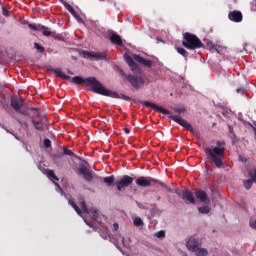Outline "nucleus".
<instances>
[{"instance_id":"obj_1","label":"nucleus","mask_w":256,"mask_h":256,"mask_svg":"<svg viewBox=\"0 0 256 256\" xmlns=\"http://www.w3.org/2000/svg\"><path fill=\"white\" fill-rule=\"evenodd\" d=\"M133 74H126L125 71L123 70H119V73L122 75V77H125V79H127V81L130 83V85L134 88V89H143L145 87V85H149L150 81L147 78V75H145L143 73V71H141L140 68H138V70H134L132 71Z\"/></svg>"},{"instance_id":"obj_2","label":"nucleus","mask_w":256,"mask_h":256,"mask_svg":"<svg viewBox=\"0 0 256 256\" xmlns=\"http://www.w3.org/2000/svg\"><path fill=\"white\" fill-rule=\"evenodd\" d=\"M205 153L208 154L209 159L218 169H222L223 157H225V142L217 141L214 148L205 147Z\"/></svg>"},{"instance_id":"obj_3","label":"nucleus","mask_w":256,"mask_h":256,"mask_svg":"<svg viewBox=\"0 0 256 256\" xmlns=\"http://www.w3.org/2000/svg\"><path fill=\"white\" fill-rule=\"evenodd\" d=\"M68 203H69V205H71V207L74 208L76 213L80 217H82V219H84V223H86V225H88L89 227H91V224H89V222H87V218H86L87 215H91L93 221H97V219H99V212H98V210L96 208L88 209L87 208V204L85 203V200H81L80 201V208L71 199L68 200Z\"/></svg>"},{"instance_id":"obj_4","label":"nucleus","mask_w":256,"mask_h":256,"mask_svg":"<svg viewBox=\"0 0 256 256\" xmlns=\"http://www.w3.org/2000/svg\"><path fill=\"white\" fill-rule=\"evenodd\" d=\"M71 81L74 85H92L93 93H97L98 95L103 86V84L95 77L83 78L81 76H74Z\"/></svg>"},{"instance_id":"obj_5","label":"nucleus","mask_w":256,"mask_h":256,"mask_svg":"<svg viewBox=\"0 0 256 256\" xmlns=\"http://www.w3.org/2000/svg\"><path fill=\"white\" fill-rule=\"evenodd\" d=\"M182 45L183 47H186V49L194 51L195 49H201V47H203V42H201V39H199L195 34L186 32L184 34Z\"/></svg>"},{"instance_id":"obj_6","label":"nucleus","mask_w":256,"mask_h":256,"mask_svg":"<svg viewBox=\"0 0 256 256\" xmlns=\"http://www.w3.org/2000/svg\"><path fill=\"white\" fill-rule=\"evenodd\" d=\"M98 95H104V97H112V99H123L124 101H131V97L125 94H119L115 91L104 88L103 85L101 86Z\"/></svg>"},{"instance_id":"obj_7","label":"nucleus","mask_w":256,"mask_h":256,"mask_svg":"<svg viewBox=\"0 0 256 256\" xmlns=\"http://www.w3.org/2000/svg\"><path fill=\"white\" fill-rule=\"evenodd\" d=\"M80 55L84 59H96L97 61H103V59L107 61L109 59L107 58L106 53H101V52H89V51L82 50L80 51Z\"/></svg>"},{"instance_id":"obj_8","label":"nucleus","mask_w":256,"mask_h":256,"mask_svg":"<svg viewBox=\"0 0 256 256\" xmlns=\"http://www.w3.org/2000/svg\"><path fill=\"white\" fill-rule=\"evenodd\" d=\"M157 183L163 185L159 180L152 177L141 176L136 179V185H138V187H151V185H157Z\"/></svg>"},{"instance_id":"obj_9","label":"nucleus","mask_w":256,"mask_h":256,"mask_svg":"<svg viewBox=\"0 0 256 256\" xmlns=\"http://www.w3.org/2000/svg\"><path fill=\"white\" fill-rule=\"evenodd\" d=\"M172 121L175 123H178V125H181V127H184V129H187L190 131V133H195V129H193V126L189 124L185 119L181 118L179 115H172L169 117Z\"/></svg>"},{"instance_id":"obj_10","label":"nucleus","mask_w":256,"mask_h":256,"mask_svg":"<svg viewBox=\"0 0 256 256\" xmlns=\"http://www.w3.org/2000/svg\"><path fill=\"white\" fill-rule=\"evenodd\" d=\"M44 175H46L48 179H50V181L54 183V185L56 186L57 193H61V195H63V189L61 188V186H59L57 182H55L59 181V178L57 177V175H55V171L46 169L44 170Z\"/></svg>"},{"instance_id":"obj_11","label":"nucleus","mask_w":256,"mask_h":256,"mask_svg":"<svg viewBox=\"0 0 256 256\" xmlns=\"http://www.w3.org/2000/svg\"><path fill=\"white\" fill-rule=\"evenodd\" d=\"M133 181H134L133 177H131L129 175L123 176L118 182H116L118 191H122L123 188L129 187V185H131V183H133Z\"/></svg>"},{"instance_id":"obj_12","label":"nucleus","mask_w":256,"mask_h":256,"mask_svg":"<svg viewBox=\"0 0 256 256\" xmlns=\"http://www.w3.org/2000/svg\"><path fill=\"white\" fill-rule=\"evenodd\" d=\"M186 247L188 251L195 253L199 247H201V242L198 238L190 237L186 242Z\"/></svg>"},{"instance_id":"obj_13","label":"nucleus","mask_w":256,"mask_h":256,"mask_svg":"<svg viewBox=\"0 0 256 256\" xmlns=\"http://www.w3.org/2000/svg\"><path fill=\"white\" fill-rule=\"evenodd\" d=\"M143 103H144L145 107H150L154 111H158V113H162V115H169V113H170L169 110H167L153 102L144 101Z\"/></svg>"},{"instance_id":"obj_14","label":"nucleus","mask_w":256,"mask_h":256,"mask_svg":"<svg viewBox=\"0 0 256 256\" xmlns=\"http://www.w3.org/2000/svg\"><path fill=\"white\" fill-rule=\"evenodd\" d=\"M78 171H79L80 175H82L83 179H85V181H93V174L87 168V166H85L83 164L80 165Z\"/></svg>"},{"instance_id":"obj_15","label":"nucleus","mask_w":256,"mask_h":256,"mask_svg":"<svg viewBox=\"0 0 256 256\" xmlns=\"http://www.w3.org/2000/svg\"><path fill=\"white\" fill-rule=\"evenodd\" d=\"M230 21L241 23L243 21V14L240 11L234 10L228 14Z\"/></svg>"},{"instance_id":"obj_16","label":"nucleus","mask_w":256,"mask_h":256,"mask_svg":"<svg viewBox=\"0 0 256 256\" xmlns=\"http://www.w3.org/2000/svg\"><path fill=\"white\" fill-rule=\"evenodd\" d=\"M10 105L13 110H15L17 113H19V111H21V107H23V105H25V102L19 98H12Z\"/></svg>"},{"instance_id":"obj_17","label":"nucleus","mask_w":256,"mask_h":256,"mask_svg":"<svg viewBox=\"0 0 256 256\" xmlns=\"http://www.w3.org/2000/svg\"><path fill=\"white\" fill-rule=\"evenodd\" d=\"M182 199L185 201V203H191L192 205H195V196L191 191H182Z\"/></svg>"},{"instance_id":"obj_18","label":"nucleus","mask_w":256,"mask_h":256,"mask_svg":"<svg viewBox=\"0 0 256 256\" xmlns=\"http://www.w3.org/2000/svg\"><path fill=\"white\" fill-rule=\"evenodd\" d=\"M133 59H135V61H137L141 65H144V67H152L153 66V61L147 60V59L141 57V55H139V54H134Z\"/></svg>"},{"instance_id":"obj_19","label":"nucleus","mask_w":256,"mask_h":256,"mask_svg":"<svg viewBox=\"0 0 256 256\" xmlns=\"http://www.w3.org/2000/svg\"><path fill=\"white\" fill-rule=\"evenodd\" d=\"M126 63L129 65L131 71H139V65L133 61V58L129 54L124 55Z\"/></svg>"},{"instance_id":"obj_20","label":"nucleus","mask_w":256,"mask_h":256,"mask_svg":"<svg viewBox=\"0 0 256 256\" xmlns=\"http://www.w3.org/2000/svg\"><path fill=\"white\" fill-rule=\"evenodd\" d=\"M196 199H199V201L201 203H205V202H208L209 203V198L207 197V193L203 190H197L195 193H194Z\"/></svg>"},{"instance_id":"obj_21","label":"nucleus","mask_w":256,"mask_h":256,"mask_svg":"<svg viewBox=\"0 0 256 256\" xmlns=\"http://www.w3.org/2000/svg\"><path fill=\"white\" fill-rule=\"evenodd\" d=\"M40 31H42V34L45 35V37H54L55 39H57V35L53 32H51V30L49 29V27L47 26H40Z\"/></svg>"},{"instance_id":"obj_22","label":"nucleus","mask_w":256,"mask_h":256,"mask_svg":"<svg viewBox=\"0 0 256 256\" xmlns=\"http://www.w3.org/2000/svg\"><path fill=\"white\" fill-rule=\"evenodd\" d=\"M110 41H111V43H113L114 45H118L119 47H121V45H123V40H121V36H119L117 34H112L110 36Z\"/></svg>"},{"instance_id":"obj_23","label":"nucleus","mask_w":256,"mask_h":256,"mask_svg":"<svg viewBox=\"0 0 256 256\" xmlns=\"http://www.w3.org/2000/svg\"><path fill=\"white\" fill-rule=\"evenodd\" d=\"M54 75H56L57 77H60L61 79H69V76L65 73H63V71L61 70V68H55V69H52Z\"/></svg>"},{"instance_id":"obj_24","label":"nucleus","mask_w":256,"mask_h":256,"mask_svg":"<svg viewBox=\"0 0 256 256\" xmlns=\"http://www.w3.org/2000/svg\"><path fill=\"white\" fill-rule=\"evenodd\" d=\"M194 253L196 256H208L209 255V251L206 248H202L201 246H199Z\"/></svg>"},{"instance_id":"obj_25","label":"nucleus","mask_w":256,"mask_h":256,"mask_svg":"<svg viewBox=\"0 0 256 256\" xmlns=\"http://www.w3.org/2000/svg\"><path fill=\"white\" fill-rule=\"evenodd\" d=\"M103 182L106 183L108 187H111L115 183V176L111 175L103 178Z\"/></svg>"},{"instance_id":"obj_26","label":"nucleus","mask_w":256,"mask_h":256,"mask_svg":"<svg viewBox=\"0 0 256 256\" xmlns=\"http://www.w3.org/2000/svg\"><path fill=\"white\" fill-rule=\"evenodd\" d=\"M133 225L134 227H143L145 223L143 222V219H141V217L136 216L135 218H133Z\"/></svg>"},{"instance_id":"obj_27","label":"nucleus","mask_w":256,"mask_h":256,"mask_svg":"<svg viewBox=\"0 0 256 256\" xmlns=\"http://www.w3.org/2000/svg\"><path fill=\"white\" fill-rule=\"evenodd\" d=\"M198 212L201 213L202 215H207V213L211 212V208L209 206H201L198 207Z\"/></svg>"},{"instance_id":"obj_28","label":"nucleus","mask_w":256,"mask_h":256,"mask_svg":"<svg viewBox=\"0 0 256 256\" xmlns=\"http://www.w3.org/2000/svg\"><path fill=\"white\" fill-rule=\"evenodd\" d=\"M61 3L65 7V9H67V11H69V13H71V15L75 14V9H73V6H71V4H69L65 1H61Z\"/></svg>"},{"instance_id":"obj_29","label":"nucleus","mask_w":256,"mask_h":256,"mask_svg":"<svg viewBox=\"0 0 256 256\" xmlns=\"http://www.w3.org/2000/svg\"><path fill=\"white\" fill-rule=\"evenodd\" d=\"M176 51H177V53H179V55H182V57H185L186 59H187V57H189V52H187V50H185V48L176 47Z\"/></svg>"},{"instance_id":"obj_30","label":"nucleus","mask_w":256,"mask_h":256,"mask_svg":"<svg viewBox=\"0 0 256 256\" xmlns=\"http://www.w3.org/2000/svg\"><path fill=\"white\" fill-rule=\"evenodd\" d=\"M248 174H249V177L251 178V180L256 183V169L255 168H250L248 170Z\"/></svg>"},{"instance_id":"obj_31","label":"nucleus","mask_w":256,"mask_h":256,"mask_svg":"<svg viewBox=\"0 0 256 256\" xmlns=\"http://www.w3.org/2000/svg\"><path fill=\"white\" fill-rule=\"evenodd\" d=\"M253 180L249 179V180H244V187L245 189H251V187H253Z\"/></svg>"},{"instance_id":"obj_32","label":"nucleus","mask_w":256,"mask_h":256,"mask_svg":"<svg viewBox=\"0 0 256 256\" xmlns=\"http://www.w3.org/2000/svg\"><path fill=\"white\" fill-rule=\"evenodd\" d=\"M34 49H37L39 53H44L45 52V47L41 46L39 43L35 42L34 43Z\"/></svg>"},{"instance_id":"obj_33","label":"nucleus","mask_w":256,"mask_h":256,"mask_svg":"<svg viewBox=\"0 0 256 256\" xmlns=\"http://www.w3.org/2000/svg\"><path fill=\"white\" fill-rule=\"evenodd\" d=\"M63 155H68V157H75V153L67 148H63Z\"/></svg>"},{"instance_id":"obj_34","label":"nucleus","mask_w":256,"mask_h":256,"mask_svg":"<svg viewBox=\"0 0 256 256\" xmlns=\"http://www.w3.org/2000/svg\"><path fill=\"white\" fill-rule=\"evenodd\" d=\"M29 29H32L33 31H41V24L35 25V24H29Z\"/></svg>"},{"instance_id":"obj_35","label":"nucleus","mask_w":256,"mask_h":256,"mask_svg":"<svg viewBox=\"0 0 256 256\" xmlns=\"http://www.w3.org/2000/svg\"><path fill=\"white\" fill-rule=\"evenodd\" d=\"M18 123L20 124V126H21L22 128L25 129V131H28V130H29V124L27 123V121L18 120Z\"/></svg>"},{"instance_id":"obj_36","label":"nucleus","mask_w":256,"mask_h":256,"mask_svg":"<svg viewBox=\"0 0 256 256\" xmlns=\"http://www.w3.org/2000/svg\"><path fill=\"white\" fill-rule=\"evenodd\" d=\"M175 113H178V115H181V113H185L186 109L184 106L176 107L174 108Z\"/></svg>"},{"instance_id":"obj_37","label":"nucleus","mask_w":256,"mask_h":256,"mask_svg":"<svg viewBox=\"0 0 256 256\" xmlns=\"http://www.w3.org/2000/svg\"><path fill=\"white\" fill-rule=\"evenodd\" d=\"M155 237H157V239H163L165 237V231L160 230V231L156 232Z\"/></svg>"},{"instance_id":"obj_38","label":"nucleus","mask_w":256,"mask_h":256,"mask_svg":"<svg viewBox=\"0 0 256 256\" xmlns=\"http://www.w3.org/2000/svg\"><path fill=\"white\" fill-rule=\"evenodd\" d=\"M72 16L74 17V19H76L78 23H83V19H81V16H79L77 12H74Z\"/></svg>"},{"instance_id":"obj_39","label":"nucleus","mask_w":256,"mask_h":256,"mask_svg":"<svg viewBox=\"0 0 256 256\" xmlns=\"http://www.w3.org/2000/svg\"><path fill=\"white\" fill-rule=\"evenodd\" d=\"M44 147H46V149H49V147H51V140H49L48 138H45Z\"/></svg>"},{"instance_id":"obj_40","label":"nucleus","mask_w":256,"mask_h":256,"mask_svg":"<svg viewBox=\"0 0 256 256\" xmlns=\"http://www.w3.org/2000/svg\"><path fill=\"white\" fill-rule=\"evenodd\" d=\"M2 15H4V17H9V10H7L5 6H2Z\"/></svg>"},{"instance_id":"obj_41","label":"nucleus","mask_w":256,"mask_h":256,"mask_svg":"<svg viewBox=\"0 0 256 256\" xmlns=\"http://www.w3.org/2000/svg\"><path fill=\"white\" fill-rule=\"evenodd\" d=\"M32 123H33V125H34V128H35L37 131H41V127L39 126V122H37L36 120H33Z\"/></svg>"},{"instance_id":"obj_42","label":"nucleus","mask_w":256,"mask_h":256,"mask_svg":"<svg viewBox=\"0 0 256 256\" xmlns=\"http://www.w3.org/2000/svg\"><path fill=\"white\" fill-rule=\"evenodd\" d=\"M209 49H216L217 48V44H214L213 42H208L207 43Z\"/></svg>"},{"instance_id":"obj_43","label":"nucleus","mask_w":256,"mask_h":256,"mask_svg":"<svg viewBox=\"0 0 256 256\" xmlns=\"http://www.w3.org/2000/svg\"><path fill=\"white\" fill-rule=\"evenodd\" d=\"M236 93H241V95H245V88L241 87V88L236 89Z\"/></svg>"},{"instance_id":"obj_44","label":"nucleus","mask_w":256,"mask_h":256,"mask_svg":"<svg viewBox=\"0 0 256 256\" xmlns=\"http://www.w3.org/2000/svg\"><path fill=\"white\" fill-rule=\"evenodd\" d=\"M119 241L122 243L123 247H125V238L123 236H119Z\"/></svg>"},{"instance_id":"obj_45","label":"nucleus","mask_w":256,"mask_h":256,"mask_svg":"<svg viewBox=\"0 0 256 256\" xmlns=\"http://www.w3.org/2000/svg\"><path fill=\"white\" fill-rule=\"evenodd\" d=\"M229 132H230V137H235V133H233V127L229 126Z\"/></svg>"},{"instance_id":"obj_46","label":"nucleus","mask_w":256,"mask_h":256,"mask_svg":"<svg viewBox=\"0 0 256 256\" xmlns=\"http://www.w3.org/2000/svg\"><path fill=\"white\" fill-rule=\"evenodd\" d=\"M214 51L221 54V47H219V45H216V48H214Z\"/></svg>"},{"instance_id":"obj_47","label":"nucleus","mask_w":256,"mask_h":256,"mask_svg":"<svg viewBox=\"0 0 256 256\" xmlns=\"http://www.w3.org/2000/svg\"><path fill=\"white\" fill-rule=\"evenodd\" d=\"M113 227H114V231H119V224L117 222L113 224Z\"/></svg>"},{"instance_id":"obj_48","label":"nucleus","mask_w":256,"mask_h":256,"mask_svg":"<svg viewBox=\"0 0 256 256\" xmlns=\"http://www.w3.org/2000/svg\"><path fill=\"white\" fill-rule=\"evenodd\" d=\"M124 133H126V135H129V133H131V130L129 128H124Z\"/></svg>"},{"instance_id":"obj_49","label":"nucleus","mask_w":256,"mask_h":256,"mask_svg":"<svg viewBox=\"0 0 256 256\" xmlns=\"http://www.w3.org/2000/svg\"><path fill=\"white\" fill-rule=\"evenodd\" d=\"M21 115H26V112L23 110L18 111Z\"/></svg>"},{"instance_id":"obj_50","label":"nucleus","mask_w":256,"mask_h":256,"mask_svg":"<svg viewBox=\"0 0 256 256\" xmlns=\"http://www.w3.org/2000/svg\"><path fill=\"white\" fill-rule=\"evenodd\" d=\"M253 130H254V132H255V134H256V124H254Z\"/></svg>"},{"instance_id":"obj_51","label":"nucleus","mask_w":256,"mask_h":256,"mask_svg":"<svg viewBox=\"0 0 256 256\" xmlns=\"http://www.w3.org/2000/svg\"><path fill=\"white\" fill-rule=\"evenodd\" d=\"M115 245H116L117 249H119V243L116 242Z\"/></svg>"},{"instance_id":"obj_52","label":"nucleus","mask_w":256,"mask_h":256,"mask_svg":"<svg viewBox=\"0 0 256 256\" xmlns=\"http://www.w3.org/2000/svg\"><path fill=\"white\" fill-rule=\"evenodd\" d=\"M255 10H256L255 6H252V11H255Z\"/></svg>"},{"instance_id":"obj_53","label":"nucleus","mask_w":256,"mask_h":256,"mask_svg":"<svg viewBox=\"0 0 256 256\" xmlns=\"http://www.w3.org/2000/svg\"><path fill=\"white\" fill-rule=\"evenodd\" d=\"M14 137H15V139H17L19 141V137L15 136V135H14Z\"/></svg>"},{"instance_id":"obj_54","label":"nucleus","mask_w":256,"mask_h":256,"mask_svg":"<svg viewBox=\"0 0 256 256\" xmlns=\"http://www.w3.org/2000/svg\"><path fill=\"white\" fill-rule=\"evenodd\" d=\"M157 41H163V40H161V39L157 38Z\"/></svg>"},{"instance_id":"obj_55","label":"nucleus","mask_w":256,"mask_h":256,"mask_svg":"<svg viewBox=\"0 0 256 256\" xmlns=\"http://www.w3.org/2000/svg\"><path fill=\"white\" fill-rule=\"evenodd\" d=\"M6 132H7V133H11V132H9V130H7V129H6Z\"/></svg>"}]
</instances>
